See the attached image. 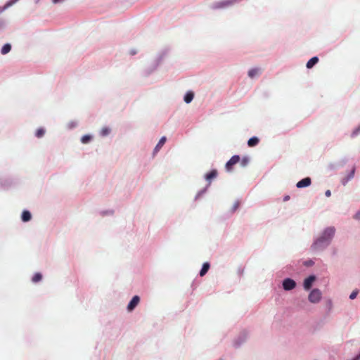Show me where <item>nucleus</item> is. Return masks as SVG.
<instances>
[{"instance_id": "obj_27", "label": "nucleus", "mask_w": 360, "mask_h": 360, "mask_svg": "<svg viewBox=\"0 0 360 360\" xmlns=\"http://www.w3.org/2000/svg\"><path fill=\"white\" fill-rule=\"evenodd\" d=\"M248 158H243V161H242L243 166H245L246 164L248 163Z\"/></svg>"}, {"instance_id": "obj_7", "label": "nucleus", "mask_w": 360, "mask_h": 360, "mask_svg": "<svg viewBox=\"0 0 360 360\" xmlns=\"http://www.w3.org/2000/svg\"><path fill=\"white\" fill-rule=\"evenodd\" d=\"M316 277L314 276H310L307 278L304 281V288L305 290H309L312 285V283L315 281Z\"/></svg>"}, {"instance_id": "obj_9", "label": "nucleus", "mask_w": 360, "mask_h": 360, "mask_svg": "<svg viewBox=\"0 0 360 360\" xmlns=\"http://www.w3.org/2000/svg\"><path fill=\"white\" fill-rule=\"evenodd\" d=\"M354 174H355V167H353L352 169H351L350 172L349 173V174L347 176L342 178V179L341 180L342 184L344 186H345L347 184V182L349 181H350L354 177Z\"/></svg>"}, {"instance_id": "obj_4", "label": "nucleus", "mask_w": 360, "mask_h": 360, "mask_svg": "<svg viewBox=\"0 0 360 360\" xmlns=\"http://www.w3.org/2000/svg\"><path fill=\"white\" fill-rule=\"evenodd\" d=\"M296 286V283L294 280L291 278H285L283 281V287L285 290H290L295 288Z\"/></svg>"}, {"instance_id": "obj_15", "label": "nucleus", "mask_w": 360, "mask_h": 360, "mask_svg": "<svg viewBox=\"0 0 360 360\" xmlns=\"http://www.w3.org/2000/svg\"><path fill=\"white\" fill-rule=\"evenodd\" d=\"M193 97H194V94L193 92L192 91H188L186 94L185 96H184V101L186 103H189L192 101V100L193 99Z\"/></svg>"}, {"instance_id": "obj_3", "label": "nucleus", "mask_w": 360, "mask_h": 360, "mask_svg": "<svg viewBox=\"0 0 360 360\" xmlns=\"http://www.w3.org/2000/svg\"><path fill=\"white\" fill-rule=\"evenodd\" d=\"M239 155H233L231 158L226 162V169L228 172H231L232 170V167L233 165L239 162L240 161Z\"/></svg>"}, {"instance_id": "obj_18", "label": "nucleus", "mask_w": 360, "mask_h": 360, "mask_svg": "<svg viewBox=\"0 0 360 360\" xmlns=\"http://www.w3.org/2000/svg\"><path fill=\"white\" fill-rule=\"evenodd\" d=\"M91 139H92L91 136L86 134L82 137L81 141L82 143L86 144L91 140Z\"/></svg>"}, {"instance_id": "obj_12", "label": "nucleus", "mask_w": 360, "mask_h": 360, "mask_svg": "<svg viewBox=\"0 0 360 360\" xmlns=\"http://www.w3.org/2000/svg\"><path fill=\"white\" fill-rule=\"evenodd\" d=\"M259 139L256 136H253L250 138L248 141V145L249 147L256 146L259 143Z\"/></svg>"}, {"instance_id": "obj_31", "label": "nucleus", "mask_w": 360, "mask_h": 360, "mask_svg": "<svg viewBox=\"0 0 360 360\" xmlns=\"http://www.w3.org/2000/svg\"><path fill=\"white\" fill-rule=\"evenodd\" d=\"M3 26V22L0 21V27Z\"/></svg>"}, {"instance_id": "obj_6", "label": "nucleus", "mask_w": 360, "mask_h": 360, "mask_svg": "<svg viewBox=\"0 0 360 360\" xmlns=\"http://www.w3.org/2000/svg\"><path fill=\"white\" fill-rule=\"evenodd\" d=\"M311 183V179L309 177H306L297 183V188H304L309 186Z\"/></svg>"}, {"instance_id": "obj_23", "label": "nucleus", "mask_w": 360, "mask_h": 360, "mask_svg": "<svg viewBox=\"0 0 360 360\" xmlns=\"http://www.w3.org/2000/svg\"><path fill=\"white\" fill-rule=\"evenodd\" d=\"M110 129L109 128H107V127H104L101 129V134L102 136H107L110 133Z\"/></svg>"}, {"instance_id": "obj_16", "label": "nucleus", "mask_w": 360, "mask_h": 360, "mask_svg": "<svg viewBox=\"0 0 360 360\" xmlns=\"http://www.w3.org/2000/svg\"><path fill=\"white\" fill-rule=\"evenodd\" d=\"M31 219V214L29 211L25 210L22 213V220L23 221H28Z\"/></svg>"}, {"instance_id": "obj_24", "label": "nucleus", "mask_w": 360, "mask_h": 360, "mask_svg": "<svg viewBox=\"0 0 360 360\" xmlns=\"http://www.w3.org/2000/svg\"><path fill=\"white\" fill-rule=\"evenodd\" d=\"M358 292L359 291L358 290H354L349 295V298L351 300H354V298H356V297L358 295Z\"/></svg>"}, {"instance_id": "obj_10", "label": "nucleus", "mask_w": 360, "mask_h": 360, "mask_svg": "<svg viewBox=\"0 0 360 360\" xmlns=\"http://www.w3.org/2000/svg\"><path fill=\"white\" fill-rule=\"evenodd\" d=\"M218 172L217 169H212L209 173L205 174V179L210 183V181L217 176Z\"/></svg>"}, {"instance_id": "obj_21", "label": "nucleus", "mask_w": 360, "mask_h": 360, "mask_svg": "<svg viewBox=\"0 0 360 360\" xmlns=\"http://www.w3.org/2000/svg\"><path fill=\"white\" fill-rule=\"evenodd\" d=\"M259 75V69H251L248 72V76L251 78H253L255 76Z\"/></svg>"}, {"instance_id": "obj_30", "label": "nucleus", "mask_w": 360, "mask_h": 360, "mask_svg": "<svg viewBox=\"0 0 360 360\" xmlns=\"http://www.w3.org/2000/svg\"><path fill=\"white\" fill-rule=\"evenodd\" d=\"M360 359V354L354 359V360H359Z\"/></svg>"}, {"instance_id": "obj_2", "label": "nucleus", "mask_w": 360, "mask_h": 360, "mask_svg": "<svg viewBox=\"0 0 360 360\" xmlns=\"http://www.w3.org/2000/svg\"><path fill=\"white\" fill-rule=\"evenodd\" d=\"M321 292L319 289H314L309 295V300L312 303H317L321 300Z\"/></svg>"}, {"instance_id": "obj_5", "label": "nucleus", "mask_w": 360, "mask_h": 360, "mask_svg": "<svg viewBox=\"0 0 360 360\" xmlns=\"http://www.w3.org/2000/svg\"><path fill=\"white\" fill-rule=\"evenodd\" d=\"M140 301V297L138 295H135L133 297L131 300L129 302V303L127 305V310L129 311H133L135 307L138 305Z\"/></svg>"}, {"instance_id": "obj_26", "label": "nucleus", "mask_w": 360, "mask_h": 360, "mask_svg": "<svg viewBox=\"0 0 360 360\" xmlns=\"http://www.w3.org/2000/svg\"><path fill=\"white\" fill-rule=\"evenodd\" d=\"M354 219L360 220V211L357 212L354 216Z\"/></svg>"}, {"instance_id": "obj_19", "label": "nucleus", "mask_w": 360, "mask_h": 360, "mask_svg": "<svg viewBox=\"0 0 360 360\" xmlns=\"http://www.w3.org/2000/svg\"><path fill=\"white\" fill-rule=\"evenodd\" d=\"M42 278V275L40 273H36L34 276L32 277V282L37 283L40 281Z\"/></svg>"}, {"instance_id": "obj_29", "label": "nucleus", "mask_w": 360, "mask_h": 360, "mask_svg": "<svg viewBox=\"0 0 360 360\" xmlns=\"http://www.w3.org/2000/svg\"><path fill=\"white\" fill-rule=\"evenodd\" d=\"M289 199H290V196H289V195H286V196H285V197H284L283 200H284V201H287V200H288Z\"/></svg>"}, {"instance_id": "obj_8", "label": "nucleus", "mask_w": 360, "mask_h": 360, "mask_svg": "<svg viewBox=\"0 0 360 360\" xmlns=\"http://www.w3.org/2000/svg\"><path fill=\"white\" fill-rule=\"evenodd\" d=\"M233 1H234L233 0H225V1H219V2H217L213 6V8H224L225 6H227L231 4Z\"/></svg>"}, {"instance_id": "obj_22", "label": "nucleus", "mask_w": 360, "mask_h": 360, "mask_svg": "<svg viewBox=\"0 0 360 360\" xmlns=\"http://www.w3.org/2000/svg\"><path fill=\"white\" fill-rule=\"evenodd\" d=\"M18 0H10L9 1H8L5 6H4V9L13 6L14 4H15Z\"/></svg>"}, {"instance_id": "obj_28", "label": "nucleus", "mask_w": 360, "mask_h": 360, "mask_svg": "<svg viewBox=\"0 0 360 360\" xmlns=\"http://www.w3.org/2000/svg\"><path fill=\"white\" fill-rule=\"evenodd\" d=\"M325 195L327 196V197H330L331 195V192L330 190H327L325 193Z\"/></svg>"}, {"instance_id": "obj_20", "label": "nucleus", "mask_w": 360, "mask_h": 360, "mask_svg": "<svg viewBox=\"0 0 360 360\" xmlns=\"http://www.w3.org/2000/svg\"><path fill=\"white\" fill-rule=\"evenodd\" d=\"M45 134V129L43 128H39L36 131L35 136L37 138H41Z\"/></svg>"}, {"instance_id": "obj_11", "label": "nucleus", "mask_w": 360, "mask_h": 360, "mask_svg": "<svg viewBox=\"0 0 360 360\" xmlns=\"http://www.w3.org/2000/svg\"><path fill=\"white\" fill-rule=\"evenodd\" d=\"M166 140H167V139H166V137H165V136H162V137L160 139L159 142L158 143V144L156 145V146H155V149H154V152H155V153H157V152H158V151H159V150H160V149L163 146V145L165 143Z\"/></svg>"}, {"instance_id": "obj_13", "label": "nucleus", "mask_w": 360, "mask_h": 360, "mask_svg": "<svg viewBox=\"0 0 360 360\" xmlns=\"http://www.w3.org/2000/svg\"><path fill=\"white\" fill-rule=\"evenodd\" d=\"M210 269V264L208 262H205L203 264L202 267L200 271V276H204Z\"/></svg>"}, {"instance_id": "obj_1", "label": "nucleus", "mask_w": 360, "mask_h": 360, "mask_svg": "<svg viewBox=\"0 0 360 360\" xmlns=\"http://www.w3.org/2000/svg\"><path fill=\"white\" fill-rule=\"evenodd\" d=\"M335 229L333 227H328L324 230L322 235L314 243L312 248L314 250H320L328 246L334 234Z\"/></svg>"}, {"instance_id": "obj_25", "label": "nucleus", "mask_w": 360, "mask_h": 360, "mask_svg": "<svg viewBox=\"0 0 360 360\" xmlns=\"http://www.w3.org/2000/svg\"><path fill=\"white\" fill-rule=\"evenodd\" d=\"M239 205H240V202L238 201L234 203V205L233 207V211H236L238 209V207H239Z\"/></svg>"}, {"instance_id": "obj_14", "label": "nucleus", "mask_w": 360, "mask_h": 360, "mask_svg": "<svg viewBox=\"0 0 360 360\" xmlns=\"http://www.w3.org/2000/svg\"><path fill=\"white\" fill-rule=\"evenodd\" d=\"M319 61V58L316 56H314L311 58L306 65V68H312L314 65H315Z\"/></svg>"}, {"instance_id": "obj_17", "label": "nucleus", "mask_w": 360, "mask_h": 360, "mask_svg": "<svg viewBox=\"0 0 360 360\" xmlns=\"http://www.w3.org/2000/svg\"><path fill=\"white\" fill-rule=\"evenodd\" d=\"M11 50V45L10 44H6L3 46L1 53L3 55L7 54Z\"/></svg>"}]
</instances>
